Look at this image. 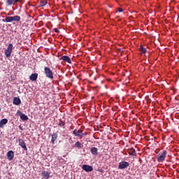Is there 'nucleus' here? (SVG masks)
<instances>
[{
  "mask_svg": "<svg viewBox=\"0 0 179 179\" xmlns=\"http://www.w3.org/2000/svg\"><path fill=\"white\" fill-rule=\"evenodd\" d=\"M166 156H167V151L163 150L159 155H157V160L158 163H163L166 160Z\"/></svg>",
  "mask_w": 179,
  "mask_h": 179,
  "instance_id": "1",
  "label": "nucleus"
},
{
  "mask_svg": "<svg viewBox=\"0 0 179 179\" xmlns=\"http://www.w3.org/2000/svg\"><path fill=\"white\" fill-rule=\"evenodd\" d=\"M44 73L46 78H48V79H54V73H52V71L50 67H45Z\"/></svg>",
  "mask_w": 179,
  "mask_h": 179,
  "instance_id": "2",
  "label": "nucleus"
},
{
  "mask_svg": "<svg viewBox=\"0 0 179 179\" xmlns=\"http://www.w3.org/2000/svg\"><path fill=\"white\" fill-rule=\"evenodd\" d=\"M12 51H13V44L10 43L8 44L7 49L4 52V54L7 58H9V57L12 55Z\"/></svg>",
  "mask_w": 179,
  "mask_h": 179,
  "instance_id": "3",
  "label": "nucleus"
},
{
  "mask_svg": "<svg viewBox=\"0 0 179 179\" xmlns=\"http://www.w3.org/2000/svg\"><path fill=\"white\" fill-rule=\"evenodd\" d=\"M128 167H129V162H128L123 161L119 163V170H124V169H128Z\"/></svg>",
  "mask_w": 179,
  "mask_h": 179,
  "instance_id": "4",
  "label": "nucleus"
},
{
  "mask_svg": "<svg viewBox=\"0 0 179 179\" xmlns=\"http://www.w3.org/2000/svg\"><path fill=\"white\" fill-rule=\"evenodd\" d=\"M82 169L85 171H87V173H89V172L93 171V166H92L90 165H86V164L83 165Z\"/></svg>",
  "mask_w": 179,
  "mask_h": 179,
  "instance_id": "5",
  "label": "nucleus"
},
{
  "mask_svg": "<svg viewBox=\"0 0 179 179\" xmlns=\"http://www.w3.org/2000/svg\"><path fill=\"white\" fill-rule=\"evenodd\" d=\"M6 2L8 6H12V5H16V3L20 2V0H6Z\"/></svg>",
  "mask_w": 179,
  "mask_h": 179,
  "instance_id": "6",
  "label": "nucleus"
},
{
  "mask_svg": "<svg viewBox=\"0 0 179 179\" xmlns=\"http://www.w3.org/2000/svg\"><path fill=\"white\" fill-rule=\"evenodd\" d=\"M19 145L24 149V150H27V146H26V143H24V141L22 138L18 139Z\"/></svg>",
  "mask_w": 179,
  "mask_h": 179,
  "instance_id": "7",
  "label": "nucleus"
},
{
  "mask_svg": "<svg viewBox=\"0 0 179 179\" xmlns=\"http://www.w3.org/2000/svg\"><path fill=\"white\" fill-rule=\"evenodd\" d=\"M60 59L62 61H64V62H67L68 64H72V60H71V59L66 55L62 56L60 57Z\"/></svg>",
  "mask_w": 179,
  "mask_h": 179,
  "instance_id": "8",
  "label": "nucleus"
},
{
  "mask_svg": "<svg viewBox=\"0 0 179 179\" xmlns=\"http://www.w3.org/2000/svg\"><path fill=\"white\" fill-rule=\"evenodd\" d=\"M90 152L93 156H98L99 155V149L96 147L91 148Z\"/></svg>",
  "mask_w": 179,
  "mask_h": 179,
  "instance_id": "9",
  "label": "nucleus"
},
{
  "mask_svg": "<svg viewBox=\"0 0 179 179\" xmlns=\"http://www.w3.org/2000/svg\"><path fill=\"white\" fill-rule=\"evenodd\" d=\"M7 157L10 161L13 160V157H15V152L12 150L8 151L7 152Z\"/></svg>",
  "mask_w": 179,
  "mask_h": 179,
  "instance_id": "10",
  "label": "nucleus"
},
{
  "mask_svg": "<svg viewBox=\"0 0 179 179\" xmlns=\"http://www.w3.org/2000/svg\"><path fill=\"white\" fill-rule=\"evenodd\" d=\"M37 78H38V74L37 73H32V74L29 76V79H30V80H31L32 82H36V80H37Z\"/></svg>",
  "mask_w": 179,
  "mask_h": 179,
  "instance_id": "11",
  "label": "nucleus"
},
{
  "mask_svg": "<svg viewBox=\"0 0 179 179\" xmlns=\"http://www.w3.org/2000/svg\"><path fill=\"white\" fill-rule=\"evenodd\" d=\"M127 153H129L130 156H136V151L134 149V148H129L127 150Z\"/></svg>",
  "mask_w": 179,
  "mask_h": 179,
  "instance_id": "12",
  "label": "nucleus"
},
{
  "mask_svg": "<svg viewBox=\"0 0 179 179\" xmlns=\"http://www.w3.org/2000/svg\"><path fill=\"white\" fill-rule=\"evenodd\" d=\"M13 103L15 104V106H19L20 103H22V101L19 97H14Z\"/></svg>",
  "mask_w": 179,
  "mask_h": 179,
  "instance_id": "13",
  "label": "nucleus"
},
{
  "mask_svg": "<svg viewBox=\"0 0 179 179\" xmlns=\"http://www.w3.org/2000/svg\"><path fill=\"white\" fill-rule=\"evenodd\" d=\"M7 122H8V119H6V118L2 119L0 121V128H3V127H5V125H6Z\"/></svg>",
  "mask_w": 179,
  "mask_h": 179,
  "instance_id": "14",
  "label": "nucleus"
},
{
  "mask_svg": "<svg viewBox=\"0 0 179 179\" xmlns=\"http://www.w3.org/2000/svg\"><path fill=\"white\" fill-rule=\"evenodd\" d=\"M58 138V134L57 133H53L52 134V140L51 142L52 144L55 143V141Z\"/></svg>",
  "mask_w": 179,
  "mask_h": 179,
  "instance_id": "15",
  "label": "nucleus"
},
{
  "mask_svg": "<svg viewBox=\"0 0 179 179\" xmlns=\"http://www.w3.org/2000/svg\"><path fill=\"white\" fill-rule=\"evenodd\" d=\"M75 148H78V149H82L83 148V144L80 141L76 142L74 145Z\"/></svg>",
  "mask_w": 179,
  "mask_h": 179,
  "instance_id": "16",
  "label": "nucleus"
},
{
  "mask_svg": "<svg viewBox=\"0 0 179 179\" xmlns=\"http://www.w3.org/2000/svg\"><path fill=\"white\" fill-rule=\"evenodd\" d=\"M83 133V131L81 129H75L73 131V134L75 136H78L77 135H81V134Z\"/></svg>",
  "mask_w": 179,
  "mask_h": 179,
  "instance_id": "17",
  "label": "nucleus"
},
{
  "mask_svg": "<svg viewBox=\"0 0 179 179\" xmlns=\"http://www.w3.org/2000/svg\"><path fill=\"white\" fill-rule=\"evenodd\" d=\"M42 174L44 178H46V179L50 178V173H48V171H43Z\"/></svg>",
  "mask_w": 179,
  "mask_h": 179,
  "instance_id": "18",
  "label": "nucleus"
},
{
  "mask_svg": "<svg viewBox=\"0 0 179 179\" xmlns=\"http://www.w3.org/2000/svg\"><path fill=\"white\" fill-rule=\"evenodd\" d=\"M4 22H6V23H10L12 22H13V17H10V16L6 17L5 18Z\"/></svg>",
  "mask_w": 179,
  "mask_h": 179,
  "instance_id": "19",
  "label": "nucleus"
},
{
  "mask_svg": "<svg viewBox=\"0 0 179 179\" xmlns=\"http://www.w3.org/2000/svg\"><path fill=\"white\" fill-rule=\"evenodd\" d=\"M47 5V0H42L39 3V8H43V6H45Z\"/></svg>",
  "mask_w": 179,
  "mask_h": 179,
  "instance_id": "20",
  "label": "nucleus"
},
{
  "mask_svg": "<svg viewBox=\"0 0 179 179\" xmlns=\"http://www.w3.org/2000/svg\"><path fill=\"white\" fill-rule=\"evenodd\" d=\"M140 52H141V54H146V52H147V50H146V48H145L144 47H143V45H141V46H140Z\"/></svg>",
  "mask_w": 179,
  "mask_h": 179,
  "instance_id": "21",
  "label": "nucleus"
},
{
  "mask_svg": "<svg viewBox=\"0 0 179 179\" xmlns=\"http://www.w3.org/2000/svg\"><path fill=\"white\" fill-rule=\"evenodd\" d=\"M20 118H21V120H22V121H27V120H29V117H27V115H24V113L21 114Z\"/></svg>",
  "mask_w": 179,
  "mask_h": 179,
  "instance_id": "22",
  "label": "nucleus"
},
{
  "mask_svg": "<svg viewBox=\"0 0 179 179\" xmlns=\"http://www.w3.org/2000/svg\"><path fill=\"white\" fill-rule=\"evenodd\" d=\"M13 22H20V16H19V15L13 16Z\"/></svg>",
  "mask_w": 179,
  "mask_h": 179,
  "instance_id": "23",
  "label": "nucleus"
},
{
  "mask_svg": "<svg viewBox=\"0 0 179 179\" xmlns=\"http://www.w3.org/2000/svg\"><path fill=\"white\" fill-rule=\"evenodd\" d=\"M86 135H87V132H84L83 131V133H81V134H77L78 138H82V136H86Z\"/></svg>",
  "mask_w": 179,
  "mask_h": 179,
  "instance_id": "24",
  "label": "nucleus"
},
{
  "mask_svg": "<svg viewBox=\"0 0 179 179\" xmlns=\"http://www.w3.org/2000/svg\"><path fill=\"white\" fill-rule=\"evenodd\" d=\"M59 127H64L65 125V122H64L62 120H60L59 122Z\"/></svg>",
  "mask_w": 179,
  "mask_h": 179,
  "instance_id": "25",
  "label": "nucleus"
},
{
  "mask_svg": "<svg viewBox=\"0 0 179 179\" xmlns=\"http://www.w3.org/2000/svg\"><path fill=\"white\" fill-rule=\"evenodd\" d=\"M54 31H55V33H59V29H58L57 28H55Z\"/></svg>",
  "mask_w": 179,
  "mask_h": 179,
  "instance_id": "26",
  "label": "nucleus"
},
{
  "mask_svg": "<svg viewBox=\"0 0 179 179\" xmlns=\"http://www.w3.org/2000/svg\"><path fill=\"white\" fill-rule=\"evenodd\" d=\"M118 12L122 13V12H124V10H122V8H118Z\"/></svg>",
  "mask_w": 179,
  "mask_h": 179,
  "instance_id": "27",
  "label": "nucleus"
},
{
  "mask_svg": "<svg viewBox=\"0 0 179 179\" xmlns=\"http://www.w3.org/2000/svg\"><path fill=\"white\" fill-rule=\"evenodd\" d=\"M20 129H21V131H23V128L22 127V126H19Z\"/></svg>",
  "mask_w": 179,
  "mask_h": 179,
  "instance_id": "28",
  "label": "nucleus"
},
{
  "mask_svg": "<svg viewBox=\"0 0 179 179\" xmlns=\"http://www.w3.org/2000/svg\"><path fill=\"white\" fill-rule=\"evenodd\" d=\"M0 111H1V108H0Z\"/></svg>",
  "mask_w": 179,
  "mask_h": 179,
  "instance_id": "29",
  "label": "nucleus"
}]
</instances>
